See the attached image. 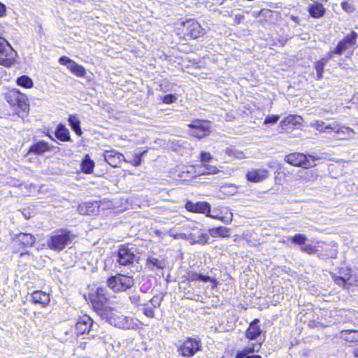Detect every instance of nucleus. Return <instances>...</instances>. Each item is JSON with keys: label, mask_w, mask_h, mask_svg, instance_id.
Wrapping results in <instances>:
<instances>
[{"label": "nucleus", "mask_w": 358, "mask_h": 358, "mask_svg": "<svg viewBox=\"0 0 358 358\" xmlns=\"http://www.w3.org/2000/svg\"><path fill=\"white\" fill-rule=\"evenodd\" d=\"M101 317L106 320L111 325L118 328L129 329L138 326V323L134 319L124 316L111 308L106 309L104 312L101 313Z\"/></svg>", "instance_id": "nucleus-1"}, {"label": "nucleus", "mask_w": 358, "mask_h": 358, "mask_svg": "<svg viewBox=\"0 0 358 358\" xmlns=\"http://www.w3.org/2000/svg\"><path fill=\"white\" fill-rule=\"evenodd\" d=\"M75 235L66 230H59L52 235L48 241V246L55 251H60L71 244Z\"/></svg>", "instance_id": "nucleus-2"}, {"label": "nucleus", "mask_w": 358, "mask_h": 358, "mask_svg": "<svg viewBox=\"0 0 358 358\" xmlns=\"http://www.w3.org/2000/svg\"><path fill=\"white\" fill-rule=\"evenodd\" d=\"M319 159V157H315L312 155L306 156L301 153H291L285 157V161L294 166H301L305 169L314 166L315 162Z\"/></svg>", "instance_id": "nucleus-3"}, {"label": "nucleus", "mask_w": 358, "mask_h": 358, "mask_svg": "<svg viewBox=\"0 0 358 358\" xmlns=\"http://www.w3.org/2000/svg\"><path fill=\"white\" fill-rule=\"evenodd\" d=\"M16 53L3 37L0 36V64L6 67L10 66L15 57Z\"/></svg>", "instance_id": "nucleus-4"}, {"label": "nucleus", "mask_w": 358, "mask_h": 358, "mask_svg": "<svg viewBox=\"0 0 358 358\" xmlns=\"http://www.w3.org/2000/svg\"><path fill=\"white\" fill-rule=\"evenodd\" d=\"M6 99L12 106H17L21 110H29V106L27 103L26 97L18 90L12 89L6 93Z\"/></svg>", "instance_id": "nucleus-5"}, {"label": "nucleus", "mask_w": 358, "mask_h": 358, "mask_svg": "<svg viewBox=\"0 0 358 358\" xmlns=\"http://www.w3.org/2000/svg\"><path fill=\"white\" fill-rule=\"evenodd\" d=\"M108 285L115 292L125 291L134 285V280L129 276L117 275L108 280Z\"/></svg>", "instance_id": "nucleus-6"}, {"label": "nucleus", "mask_w": 358, "mask_h": 358, "mask_svg": "<svg viewBox=\"0 0 358 358\" xmlns=\"http://www.w3.org/2000/svg\"><path fill=\"white\" fill-rule=\"evenodd\" d=\"M92 305L94 309L101 315V313L104 312L106 309H108L106 307L107 298L106 297L105 290L101 287L96 288L95 292H92L90 295Z\"/></svg>", "instance_id": "nucleus-7"}, {"label": "nucleus", "mask_w": 358, "mask_h": 358, "mask_svg": "<svg viewBox=\"0 0 358 358\" xmlns=\"http://www.w3.org/2000/svg\"><path fill=\"white\" fill-rule=\"evenodd\" d=\"M201 349V343L199 339L188 338L180 346L178 350L183 357H192Z\"/></svg>", "instance_id": "nucleus-8"}, {"label": "nucleus", "mask_w": 358, "mask_h": 358, "mask_svg": "<svg viewBox=\"0 0 358 358\" xmlns=\"http://www.w3.org/2000/svg\"><path fill=\"white\" fill-rule=\"evenodd\" d=\"M188 127L192 129L190 131L191 135L197 138H204L210 134V126L207 121L196 120L188 124Z\"/></svg>", "instance_id": "nucleus-9"}, {"label": "nucleus", "mask_w": 358, "mask_h": 358, "mask_svg": "<svg viewBox=\"0 0 358 358\" xmlns=\"http://www.w3.org/2000/svg\"><path fill=\"white\" fill-rule=\"evenodd\" d=\"M357 35L355 32L352 31L347 35L341 41H340L334 49L335 54L341 55L345 51L354 47L356 44Z\"/></svg>", "instance_id": "nucleus-10"}, {"label": "nucleus", "mask_w": 358, "mask_h": 358, "mask_svg": "<svg viewBox=\"0 0 358 358\" xmlns=\"http://www.w3.org/2000/svg\"><path fill=\"white\" fill-rule=\"evenodd\" d=\"M303 118L299 115H289L280 123V133L287 132L289 129L301 125Z\"/></svg>", "instance_id": "nucleus-11"}, {"label": "nucleus", "mask_w": 358, "mask_h": 358, "mask_svg": "<svg viewBox=\"0 0 358 358\" xmlns=\"http://www.w3.org/2000/svg\"><path fill=\"white\" fill-rule=\"evenodd\" d=\"M117 257V262L119 264L124 266L133 264L136 259V255L134 253L131 251V249L125 245H122L120 248Z\"/></svg>", "instance_id": "nucleus-12"}, {"label": "nucleus", "mask_w": 358, "mask_h": 358, "mask_svg": "<svg viewBox=\"0 0 358 358\" xmlns=\"http://www.w3.org/2000/svg\"><path fill=\"white\" fill-rule=\"evenodd\" d=\"M186 34L192 38H197L203 34L200 24L194 20H189L183 23Z\"/></svg>", "instance_id": "nucleus-13"}, {"label": "nucleus", "mask_w": 358, "mask_h": 358, "mask_svg": "<svg viewBox=\"0 0 358 358\" xmlns=\"http://www.w3.org/2000/svg\"><path fill=\"white\" fill-rule=\"evenodd\" d=\"M185 208L190 212L196 213H207V215L211 217L209 215L210 210V206L207 202H197L193 203L188 201L185 204Z\"/></svg>", "instance_id": "nucleus-14"}, {"label": "nucleus", "mask_w": 358, "mask_h": 358, "mask_svg": "<svg viewBox=\"0 0 358 358\" xmlns=\"http://www.w3.org/2000/svg\"><path fill=\"white\" fill-rule=\"evenodd\" d=\"M105 161L113 167H117L124 159L122 154L117 150H106L103 153Z\"/></svg>", "instance_id": "nucleus-15"}, {"label": "nucleus", "mask_w": 358, "mask_h": 358, "mask_svg": "<svg viewBox=\"0 0 358 358\" xmlns=\"http://www.w3.org/2000/svg\"><path fill=\"white\" fill-rule=\"evenodd\" d=\"M13 241L20 245L22 248L31 247L35 241L36 238L31 234L27 233H19L13 238Z\"/></svg>", "instance_id": "nucleus-16"}, {"label": "nucleus", "mask_w": 358, "mask_h": 358, "mask_svg": "<svg viewBox=\"0 0 358 358\" xmlns=\"http://www.w3.org/2000/svg\"><path fill=\"white\" fill-rule=\"evenodd\" d=\"M268 176V171L266 169H252L248 172V180L252 182H259L264 180Z\"/></svg>", "instance_id": "nucleus-17"}, {"label": "nucleus", "mask_w": 358, "mask_h": 358, "mask_svg": "<svg viewBox=\"0 0 358 358\" xmlns=\"http://www.w3.org/2000/svg\"><path fill=\"white\" fill-rule=\"evenodd\" d=\"M333 132L336 134L340 139H344L351 138L354 134V130L350 127L341 125L337 122H334Z\"/></svg>", "instance_id": "nucleus-18"}, {"label": "nucleus", "mask_w": 358, "mask_h": 358, "mask_svg": "<svg viewBox=\"0 0 358 358\" xmlns=\"http://www.w3.org/2000/svg\"><path fill=\"white\" fill-rule=\"evenodd\" d=\"M259 320L255 319L249 325L245 332V336L248 339L253 340L260 336L262 331L259 326Z\"/></svg>", "instance_id": "nucleus-19"}, {"label": "nucleus", "mask_w": 358, "mask_h": 358, "mask_svg": "<svg viewBox=\"0 0 358 358\" xmlns=\"http://www.w3.org/2000/svg\"><path fill=\"white\" fill-rule=\"evenodd\" d=\"M92 326V320L87 315L80 317L76 327L78 333L85 334L88 331Z\"/></svg>", "instance_id": "nucleus-20"}, {"label": "nucleus", "mask_w": 358, "mask_h": 358, "mask_svg": "<svg viewBox=\"0 0 358 358\" xmlns=\"http://www.w3.org/2000/svg\"><path fill=\"white\" fill-rule=\"evenodd\" d=\"M310 127L315 128L320 132L330 134L333 132V127L334 122L327 124L326 122L320 120H315L310 123Z\"/></svg>", "instance_id": "nucleus-21"}, {"label": "nucleus", "mask_w": 358, "mask_h": 358, "mask_svg": "<svg viewBox=\"0 0 358 358\" xmlns=\"http://www.w3.org/2000/svg\"><path fill=\"white\" fill-rule=\"evenodd\" d=\"M194 168L197 169L196 173L200 176L213 175L220 172L217 166L208 164L198 165Z\"/></svg>", "instance_id": "nucleus-22"}, {"label": "nucleus", "mask_w": 358, "mask_h": 358, "mask_svg": "<svg viewBox=\"0 0 358 358\" xmlns=\"http://www.w3.org/2000/svg\"><path fill=\"white\" fill-rule=\"evenodd\" d=\"M308 13L314 18H320L324 15L325 8L322 3L315 2L308 6Z\"/></svg>", "instance_id": "nucleus-23"}, {"label": "nucleus", "mask_w": 358, "mask_h": 358, "mask_svg": "<svg viewBox=\"0 0 358 358\" xmlns=\"http://www.w3.org/2000/svg\"><path fill=\"white\" fill-rule=\"evenodd\" d=\"M32 301L36 303L42 304L43 306L50 302L49 294L43 291H35L31 294Z\"/></svg>", "instance_id": "nucleus-24"}, {"label": "nucleus", "mask_w": 358, "mask_h": 358, "mask_svg": "<svg viewBox=\"0 0 358 358\" xmlns=\"http://www.w3.org/2000/svg\"><path fill=\"white\" fill-rule=\"evenodd\" d=\"M339 338L347 342H358L357 330H342L339 333Z\"/></svg>", "instance_id": "nucleus-25"}, {"label": "nucleus", "mask_w": 358, "mask_h": 358, "mask_svg": "<svg viewBox=\"0 0 358 358\" xmlns=\"http://www.w3.org/2000/svg\"><path fill=\"white\" fill-rule=\"evenodd\" d=\"M50 147L44 141H40L34 144L29 148V152H33L36 155H42L44 152L50 150Z\"/></svg>", "instance_id": "nucleus-26"}, {"label": "nucleus", "mask_w": 358, "mask_h": 358, "mask_svg": "<svg viewBox=\"0 0 358 358\" xmlns=\"http://www.w3.org/2000/svg\"><path fill=\"white\" fill-rule=\"evenodd\" d=\"M224 152L230 157V159H243L245 158V155L243 152L238 150L233 147L227 148Z\"/></svg>", "instance_id": "nucleus-27"}, {"label": "nucleus", "mask_w": 358, "mask_h": 358, "mask_svg": "<svg viewBox=\"0 0 358 358\" xmlns=\"http://www.w3.org/2000/svg\"><path fill=\"white\" fill-rule=\"evenodd\" d=\"M147 266L153 270L157 268H163L165 266V262L162 259H159L154 257H148L147 259Z\"/></svg>", "instance_id": "nucleus-28"}, {"label": "nucleus", "mask_w": 358, "mask_h": 358, "mask_svg": "<svg viewBox=\"0 0 358 358\" xmlns=\"http://www.w3.org/2000/svg\"><path fill=\"white\" fill-rule=\"evenodd\" d=\"M56 137L62 141H68L70 140L69 131L68 129H66L64 125L59 124L58 127L55 131Z\"/></svg>", "instance_id": "nucleus-29"}, {"label": "nucleus", "mask_w": 358, "mask_h": 358, "mask_svg": "<svg viewBox=\"0 0 358 358\" xmlns=\"http://www.w3.org/2000/svg\"><path fill=\"white\" fill-rule=\"evenodd\" d=\"M82 171L87 174L91 173L94 167V162L90 158L89 155H86L81 163Z\"/></svg>", "instance_id": "nucleus-30"}, {"label": "nucleus", "mask_w": 358, "mask_h": 358, "mask_svg": "<svg viewBox=\"0 0 358 358\" xmlns=\"http://www.w3.org/2000/svg\"><path fill=\"white\" fill-rule=\"evenodd\" d=\"M229 229L224 227H219L215 229H210L209 233L213 237L221 236L224 238L229 236Z\"/></svg>", "instance_id": "nucleus-31"}, {"label": "nucleus", "mask_w": 358, "mask_h": 358, "mask_svg": "<svg viewBox=\"0 0 358 358\" xmlns=\"http://www.w3.org/2000/svg\"><path fill=\"white\" fill-rule=\"evenodd\" d=\"M69 124L72 128V129L78 135L81 136L82 131L80 127V121L75 115H69Z\"/></svg>", "instance_id": "nucleus-32"}, {"label": "nucleus", "mask_w": 358, "mask_h": 358, "mask_svg": "<svg viewBox=\"0 0 358 358\" xmlns=\"http://www.w3.org/2000/svg\"><path fill=\"white\" fill-rule=\"evenodd\" d=\"M73 73L76 75L77 76L82 77L84 76L85 74V69L76 63L74 61L71 63L69 65V67L68 68Z\"/></svg>", "instance_id": "nucleus-33"}, {"label": "nucleus", "mask_w": 358, "mask_h": 358, "mask_svg": "<svg viewBox=\"0 0 358 358\" xmlns=\"http://www.w3.org/2000/svg\"><path fill=\"white\" fill-rule=\"evenodd\" d=\"M328 62V59L322 58L315 64V69L317 72V79L320 80L322 78L324 67Z\"/></svg>", "instance_id": "nucleus-34"}, {"label": "nucleus", "mask_w": 358, "mask_h": 358, "mask_svg": "<svg viewBox=\"0 0 358 358\" xmlns=\"http://www.w3.org/2000/svg\"><path fill=\"white\" fill-rule=\"evenodd\" d=\"M17 84L25 88H31L33 87V80L27 76H22L17 79Z\"/></svg>", "instance_id": "nucleus-35"}, {"label": "nucleus", "mask_w": 358, "mask_h": 358, "mask_svg": "<svg viewBox=\"0 0 358 358\" xmlns=\"http://www.w3.org/2000/svg\"><path fill=\"white\" fill-rule=\"evenodd\" d=\"M288 240H289L292 243L302 247L306 243L307 238H306V235L299 234H296L294 236L288 237Z\"/></svg>", "instance_id": "nucleus-36"}, {"label": "nucleus", "mask_w": 358, "mask_h": 358, "mask_svg": "<svg viewBox=\"0 0 358 358\" xmlns=\"http://www.w3.org/2000/svg\"><path fill=\"white\" fill-rule=\"evenodd\" d=\"M255 351H258V349H255V346L251 347H247L242 351L239 352L235 358H246V355H249L250 353H252Z\"/></svg>", "instance_id": "nucleus-37"}, {"label": "nucleus", "mask_w": 358, "mask_h": 358, "mask_svg": "<svg viewBox=\"0 0 358 358\" xmlns=\"http://www.w3.org/2000/svg\"><path fill=\"white\" fill-rule=\"evenodd\" d=\"M212 158L213 157L210 153L204 151L201 152V164H208Z\"/></svg>", "instance_id": "nucleus-38"}, {"label": "nucleus", "mask_w": 358, "mask_h": 358, "mask_svg": "<svg viewBox=\"0 0 358 358\" xmlns=\"http://www.w3.org/2000/svg\"><path fill=\"white\" fill-rule=\"evenodd\" d=\"M280 119V116L277 115H272L270 116H267L264 122V124H275Z\"/></svg>", "instance_id": "nucleus-39"}, {"label": "nucleus", "mask_w": 358, "mask_h": 358, "mask_svg": "<svg viewBox=\"0 0 358 358\" xmlns=\"http://www.w3.org/2000/svg\"><path fill=\"white\" fill-rule=\"evenodd\" d=\"M301 250L307 254H313L316 252V249L314 246L306 243L302 247H301Z\"/></svg>", "instance_id": "nucleus-40"}, {"label": "nucleus", "mask_w": 358, "mask_h": 358, "mask_svg": "<svg viewBox=\"0 0 358 358\" xmlns=\"http://www.w3.org/2000/svg\"><path fill=\"white\" fill-rule=\"evenodd\" d=\"M177 97L173 94H167L163 96L162 101L164 103L169 104L176 101Z\"/></svg>", "instance_id": "nucleus-41"}, {"label": "nucleus", "mask_w": 358, "mask_h": 358, "mask_svg": "<svg viewBox=\"0 0 358 358\" xmlns=\"http://www.w3.org/2000/svg\"><path fill=\"white\" fill-rule=\"evenodd\" d=\"M59 62L61 64L65 65L67 66V68H69L71 63H72L73 61L66 56H62L59 58Z\"/></svg>", "instance_id": "nucleus-42"}, {"label": "nucleus", "mask_w": 358, "mask_h": 358, "mask_svg": "<svg viewBox=\"0 0 358 358\" xmlns=\"http://www.w3.org/2000/svg\"><path fill=\"white\" fill-rule=\"evenodd\" d=\"M341 7L346 12H352L353 10L352 4L347 1L342 2Z\"/></svg>", "instance_id": "nucleus-43"}, {"label": "nucleus", "mask_w": 358, "mask_h": 358, "mask_svg": "<svg viewBox=\"0 0 358 358\" xmlns=\"http://www.w3.org/2000/svg\"><path fill=\"white\" fill-rule=\"evenodd\" d=\"M169 234L173 237L174 238L176 239H179V238H181V239H187V235L185 234H183V233H180V234H174L172 233L171 230H170L169 231Z\"/></svg>", "instance_id": "nucleus-44"}, {"label": "nucleus", "mask_w": 358, "mask_h": 358, "mask_svg": "<svg viewBox=\"0 0 358 358\" xmlns=\"http://www.w3.org/2000/svg\"><path fill=\"white\" fill-rule=\"evenodd\" d=\"M208 241V236L206 234H201L199 236V239L196 241V243H206Z\"/></svg>", "instance_id": "nucleus-45"}, {"label": "nucleus", "mask_w": 358, "mask_h": 358, "mask_svg": "<svg viewBox=\"0 0 358 358\" xmlns=\"http://www.w3.org/2000/svg\"><path fill=\"white\" fill-rule=\"evenodd\" d=\"M334 281L337 285L340 286H344L346 282V280L342 277H336Z\"/></svg>", "instance_id": "nucleus-46"}, {"label": "nucleus", "mask_w": 358, "mask_h": 358, "mask_svg": "<svg viewBox=\"0 0 358 358\" xmlns=\"http://www.w3.org/2000/svg\"><path fill=\"white\" fill-rule=\"evenodd\" d=\"M197 277L199 278V280H201L203 282L213 281V280H212L210 277L200 273L199 275H197Z\"/></svg>", "instance_id": "nucleus-47"}, {"label": "nucleus", "mask_w": 358, "mask_h": 358, "mask_svg": "<svg viewBox=\"0 0 358 358\" xmlns=\"http://www.w3.org/2000/svg\"><path fill=\"white\" fill-rule=\"evenodd\" d=\"M243 20H244V16L243 15H241V14L236 15L234 17V23L236 24H238L241 22H242Z\"/></svg>", "instance_id": "nucleus-48"}, {"label": "nucleus", "mask_w": 358, "mask_h": 358, "mask_svg": "<svg viewBox=\"0 0 358 358\" xmlns=\"http://www.w3.org/2000/svg\"><path fill=\"white\" fill-rule=\"evenodd\" d=\"M6 6L0 3V17L6 15Z\"/></svg>", "instance_id": "nucleus-49"}, {"label": "nucleus", "mask_w": 358, "mask_h": 358, "mask_svg": "<svg viewBox=\"0 0 358 358\" xmlns=\"http://www.w3.org/2000/svg\"><path fill=\"white\" fill-rule=\"evenodd\" d=\"M141 157L139 156H136L135 157V159H134V165L135 166H139L141 164Z\"/></svg>", "instance_id": "nucleus-50"}, {"label": "nucleus", "mask_w": 358, "mask_h": 358, "mask_svg": "<svg viewBox=\"0 0 358 358\" xmlns=\"http://www.w3.org/2000/svg\"><path fill=\"white\" fill-rule=\"evenodd\" d=\"M197 275H199V273H192L189 275V279L192 281L199 280V278L197 277Z\"/></svg>", "instance_id": "nucleus-51"}, {"label": "nucleus", "mask_w": 358, "mask_h": 358, "mask_svg": "<svg viewBox=\"0 0 358 358\" xmlns=\"http://www.w3.org/2000/svg\"><path fill=\"white\" fill-rule=\"evenodd\" d=\"M84 207H85V205H83V206H79V207H78V211L80 212V213H82V214L87 213V211H85V210H84Z\"/></svg>", "instance_id": "nucleus-52"}, {"label": "nucleus", "mask_w": 358, "mask_h": 358, "mask_svg": "<svg viewBox=\"0 0 358 358\" xmlns=\"http://www.w3.org/2000/svg\"><path fill=\"white\" fill-rule=\"evenodd\" d=\"M138 299H139L138 297L135 296L131 297V300L132 301V302L135 303H136L138 305L139 304Z\"/></svg>", "instance_id": "nucleus-53"}, {"label": "nucleus", "mask_w": 358, "mask_h": 358, "mask_svg": "<svg viewBox=\"0 0 358 358\" xmlns=\"http://www.w3.org/2000/svg\"><path fill=\"white\" fill-rule=\"evenodd\" d=\"M145 313L149 317H153V312L152 310H145Z\"/></svg>", "instance_id": "nucleus-54"}, {"label": "nucleus", "mask_w": 358, "mask_h": 358, "mask_svg": "<svg viewBox=\"0 0 358 358\" xmlns=\"http://www.w3.org/2000/svg\"><path fill=\"white\" fill-rule=\"evenodd\" d=\"M333 54H335L334 50H333V51L330 52L327 55V57H324V58H325V59H328V61H329V59H331L332 58V57H333Z\"/></svg>", "instance_id": "nucleus-55"}, {"label": "nucleus", "mask_w": 358, "mask_h": 358, "mask_svg": "<svg viewBox=\"0 0 358 358\" xmlns=\"http://www.w3.org/2000/svg\"><path fill=\"white\" fill-rule=\"evenodd\" d=\"M246 358H262V357L260 355H246Z\"/></svg>", "instance_id": "nucleus-56"}, {"label": "nucleus", "mask_w": 358, "mask_h": 358, "mask_svg": "<svg viewBox=\"0 0 358 358\" xmlns=\"http://www.w3.org/2000/svg\"><path fill=\"white\" fill-rule=\"evenodd\" d=\"M154 232H155V234L157 236H162V231H159V229H156V230H155V231H154Z\"/></svg>", "instance_id": "nucleus-57"}, {"label": "nucleus", "mask_w": 358, "mask_h": 358, "mask_svg": "<svg viewBox=\"0 0 358 358\" xmlns=\"http://www.w3.org/2000/svg\"><path fill=\"white\" fill-rule=\"evenodd\" d=\"M31 254L29 252H22L20 254V257H24V256H30Z\"/></svg>", "instance_id": "nucleus-58"}, {"label": "nucleus", "mask_w": 358, "mask_h": 358, "mask_svg": "<svg viewBox=\"0 0 358 358\" xmlns=\"http://www.w3.org/2000/svg\"><path fill=\"white\" fill-rule=\"evenodd\" d=\"M353 353H354V356H355V357H358V348H357V349H355V350H354V352H353Z\"/></svg>", "instance_id": "nucleus-59"}, {"label": "nucleus", "mask_w": 358, "mask_h": 358, "mask_svg": "<svg viewBox=\"0 0 358 358\" xmlns=\"http://www.w3.org/2000/svg\"><path fill=\"white\" fill-rule=\"evenodd\" d=\"M228 187L234 188V190L236 189V187L233 185H230Z\"/></svg>", "instance_id": "nucleus-60"}, {"label": "nucleus", "mask_w": 358, "mask_h": 358, "mask_svg": "<svg viewBox=\"0 0 358 358\" xmlns=\"http://www.w3.org/2000/svg\"><path fill=\"white\" fill-rule=\"evenodd\" d=\"M357 126H358V123H357Z\"/></svg>", "instance_id": "nucleus-61"}]
</instances>
